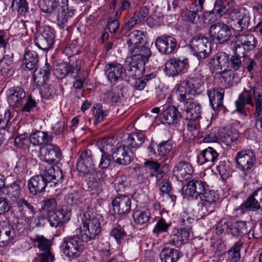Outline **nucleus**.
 <instances>
[{"mask_svg": "<svg viewBox=\"0 0 262 262\" xmlns=\"http://www.w3.org/2000/svg\"><path fill=\"white\" fill-rule=\"evenodd\" d=\"M10 8L13 12H17L18 15H24L28 11V3L26 0H13Z\"/></svg>", "mask_w": 262, "mask_h": 262, "instance_id": "de8ad7c7", "label": "nucleus"}, {"mask_svg": "<svg viewBox=\"0 0 262 262\" xmlns=\"http://www.w3.org/2000/svg\"><path fill=\"white\" fill-rule=\"evenodd\" d=\"M110 7L114 9L118 8L120 11H123L130 7V3L126 0H113L111 3Z\"/></svg>", "mask_w": 262, "mask_h": 262, "instance_id": "680f3d73", "label": "nucleus"}, {"mask_svg": "<svg viewBox=\"0 0 262 262\" xmlns=\"http://www.w3.org/2000/svg\"><path fill=\"white\" fill-rule=\"evenodd\" d=\"M241 244L236 243L228 251V259L231 262H237L241 258Z\"/></svg>", "mask_w": 262, "mask_h": 262, "instance_id": "4d7b16f0", "label": "nucleus"}, {"mask_svg": "<svg viewBox=\"0 0 262 262\" xmlns=\"http://www.w3.org/2000/svg\"><path fill=\"white\" fill-rule=\"evenodd\" d=\"M27 160L25 156H20L16 162L14 171L15 173L19 174L22 172L27 168Z\"/></svg>", "mask_w": 262, "mask_h": 262, "instance_id": "338daca9", "label": "nucleus"}, {"mask_svg": "<svg viewBox=\"0 0 262 262\" xmlns=\"http://www.w3.org/2000/svg\"><path fill=\"white\" fill-rule=\"evenodd\" d=\"M21 183L20 179H17L7 187V195L13 202L17 201L19 197Z\"/></svg>", "mask_w": 262, "mask_h": 262, "instance_id": "a19ab883", "label": "nucleus"}, {"mask_svg": "<svg viewBox=\"0 0 262 262\" xmlns=\"http://www.w3.org/2000/svg\"><path fill=\"white\" fill-rule=\"evenodd\" d=\"M186 105L187 108L183 113L185 115L186 119L198 120L201 118V105L199 103L192 100Z\"/></svg>", "mask_w": 262, "mask_h": 262, "instance_id": "473e14b6", "label": "nucleus"}, {"mask_svg": "<svg viewBox=\"0 0 262 262\" xmlns=\"http://www.w3.org/2000/svg\"><path fill=\"white\" fill-rule=\"evenodd\" d=\"M68 0H62L56 12L59 25L62 27L67 24L68 20L74 14L75 10L69 8Z\"/></svg>", "mask_w": 262, "mask_h": 262, "instance_id": "b1692460", "label": "nucleus"}, {"mask_svg": "<svg viewBox=\"0 0 262 262\" xmlns=\"http://www.w3.org/2000/svg\"><path fill=\"white\" fill-rule=\"evenodd\" d=\"M261 103L262 105V85L258 84L255 86L253 89L244 88L243 92L239 95L237 100L235 102L236 111L245 115L246 104L251 106L255 105V108H257Z\"/></svg>", "mask_w": 262, "mask_h": 262, "instance_id": "7ed1b4c3", "label": "nucleus"}, {"mask_svg": "<svg viewBox=\"0 0 262 262\" xmlns=\"http://www.w3.org/2000/svg\"><path fill=\"white\" fill-rule=\"evenodd\" d=\"M160 256L163 262H176L180 257L178 250L169 248H163L160 253Z\"/></svg>", "mask_w": 262, "mask_h": 262, "instance_id": "e433bc0d", "label": "nucleus"}, {"mask_svg": "<svg viewBox=\"0 0 262 262\" xmlns=\"http://www.w3.org/2000/svg\"><path fill=\"white\" fill-rule=\"evenodd\" d=\"M93 114L95 118L94 122L96 125L98 122L102 121L107 115V112L103 111L102 106L97 104L93 106Z\"/></svg>", "mask_w": 262, "mask_h": 262, "instance_id": "5fc2aeb1", "label": "nucleus"}, {"mask_svg": "<svg viewBox=\"0 0 262 262\" xmlns=\"http://www.w3.org/2000/svg\"><path fill=\"white\" fill-rule=\"evenodd\" d=\"M131 204V198L125 195L118 196L112 202L113 211L120 215H125L130 212Z\"/></svg>", "mask_w": 262, "mask_h": 262, "instance_id": "aec40b11", "label": "nucleus"}, {"mask_svg": "<svg viewBox=\"0 0 262 262\" xmlns=\"http://www.w3.org/2000/svg\"><path fill=\"white\" fill-rule=\"evenodd\" d=\"M51 67L48 63H46L43 68L39 70H34L33 79L37 86H40L46 83L49 79Z\"/></svg>", "mask_w": 262, "mask_h": 262, "instance_id": "7c9ffc66", "label": "nucleus"}, {"mask_svg": "<svg viewBox=\"0 0 262 262\" xmlns=\"http://www.w3.org/2000/svg\"><path fill=\"white\" fill-rule=\"evenodd\" d=\"M166 123L169 125L177 123L185 115L181 114L178 109L174 106H169L162 110L161 114Z\"/></svg>", "mask_w": 262, "mask_h": 262, "instance_id": "cd10ccee", "label": "nucleus"}, {"mask_svg": "<svg viewBox=\"0 0 262 262\" xmlns=\"http://www.w3.org/2000/svg\"><path fill=\"white\" fill-rule=\"evenodd\" d=\"M236 38L234 46V53L238 55L248 56L256 46L257 40L251 33L238 34Z\"/></svg>", "mask_w": 262, "mask_h": 262, "instance_id": "6e6552de", "label": "nucleus"}, {"mask_svg": "<svg viewBox=\"0 0 262 262\" xmlns=\"http://www.w3.org/2000/svg\"><path fill=\"white\" fill-rule=\"evenodd\" d=\"M125 143L126 149L128 151V148H137L141 146L145 142L146 137L142 132H134L131 134H127Z\"/></svg>", "mask_w": 262, "mask_h": 262, "instance_id": "c756f323", "label": "nucleus"}, {"mask_svg": "<svg viewBox=\"0 0 262 262\" xmlns=\"http://www.w3.org/2000/svg\"><path fill=\"white\" fill-rule=\"evenodd\" d=\"M68 203L73 206H77L82 202L80 194L77 192L70 194L67 199Z\"/></svg>", "mask_w": 262, "mask_h": 262, "instance_id": "774afa93", "label": "nucleus"}, {"mask_svg": "<svg viewBox=\"0 0 262 262\" xmlns=\"http://www.w3.org/2000/svg\"><path fill=\"white\" fill-rule=\"evenodd\" d=\"M99 233V230H80L79 236L81 241L88 242L94 239Z\"/></svg>", "mask_w": 262, "mask_h": 262, "instance_id": "052dcab7", "label": "nucleus"}, {"mask_svg": "<svg viewBox=\"0 0 262 262\" xmlns=\"http://www.w3.org/2000/svg\"><path fill=\"white\" fill-rule=\"evenodd\" d=\"M237 168L242 171L244 177L249 176L250 171L254 166L256 157L255 152L251 149H244L238 151L234 159Z\"/></svg>", "mask_w": 262, "mask_h": 262, "instance_id": "39448f33", "label": "nucleus"}, {"mask_svg": "<svg viewBox=\"0 0 262 262\" xmlns=\"http://www.w3.org/2000/svg\"><path fill=\"white\" fill-rule=\"evenodd\" d=\"M155 45L159 52L168 55L176 50L177 47V41L171 36L162 35L156 38Z\"/></svg>", "mask_w": 262, "mask_h": 262, "instance_id": "f3484780", "label": "nucleus"}, {"mask_svg": "<svg viewBox=\"0 0 262 262\" xmlns=\"http://www.w3.org/2000/svg\"><path fill=\"white\" fill-rule=\"evenodd\" d=\"M254 118L255 121V126L258 131H262V105L259 104L254 114Z\"/></svg>", "mask_w": 262, "mask_h": 262, "instance_id": "e2e57ef3", "label": "nucleus"}, {"mask_svg": "<svg viewBox=\"0 0 262 262\" xmlns=\"http://www.w3.org/2000/svg\"><path fill=\"white\" fill-rule=\"evenodd\" d=\"M11 118V113L9 110H0V129H7Z\"/></svg>", "mask_w": 262, "mask_h": 262, "instance_id": "6e6d98bb", "label": "nucleus"}, {"mask_svg": "<svg viewBox=\"0 0 262 262\" xmlns=\"http://www.w3.org/2000/svg\"><path fill=\"white\" fill-rule=\"evenodd\" d=\"M36 241L38 248L41 251H48L52 244L51 240L45 238L43 236H37Z\"/></svg>", "mask_w": 262, "mask_h": 262, "instance_id": "69168bd1", "label": "nucleus"}, {"mask_svg": "<svg viewBox=\"0 0 262 262\" xmlns=\"http://www.w3.org/2000/svg\"><path fill=\"white\" fill-rule=\"evenodd\" d=\"M187 66V59L181 60L180 58H173L169 59L166 62L164 71L168 76L174 77L186 69Z\"/></svg>", "mask_w": 262, "mask_h": 262, "instance_id": "a211bd4d", "label": "nucleus"}, {"mask_svg": "<svg viewBox=\"0 0 262 262\" xmlns=\"http://www.w3.org/2000/svg\"><path fill=\"white\" fill-rule=\"evenodd\" d=\"M55 32L52 28L45 26L40 27L34 37L35 45L43 51L51 49L55 42Z\"/></svg>", "mask_w": 262, "mask_h": 262, "instance_id": "423d86ee", "label": "nucleus"}, {"mask_svg": "<svg viewBox=\"0 0 262 262\" xmlns=\"http://www.w3.org/2000/svg\"><path fill=\"white\" fill-rule=\"evenodd\" d=\"M145 39V35L143 31L135 30L129 34L127 43L129 48L138 47L144 42Z\"/></svg>", "mask_w": 262, "mask_h": 262, "instance_id": "c9c22d12", "label": "nucleus"}, {"mask_svg": "<svg viewBox=\"0 0 262 262\" xmlns=\"http://www.w3.org/2000/svg\"><path fill=\"white\" fill-rule=\"evenodd\" d=\"M233 29L243 31L247 29L251 22V16L248 10L244 7L233 9L230 13Z\"/></svg>", "mask_w": 262, "mask_h": 262, "instance_id": "0eeeda50", "label": "nucleus"}, {"mask_svg": "<svg viewBox=\"0 0 262 262\" xmlns=\"http://www.w3.org/2000/svg\"><path fill=\"white\" fill-rule=\"evenodd\" d=\"M247 56L238 55L236 53L231 56L229 59V64H230V67L235 71L239 70L242 67V62L241 61V58H244Z\"/></svg>", "mask_w": 262, "mask_h": 262, "instance_id": "0e129e2a", "label": "nucleus"}, {"mask_svg": "<svg viewBox=\"0 0 262 262\" xmlns=\"http://www.w3.org/2000/svg\"><path fill=\"white\" fill-rule=\"evenodd\" d=\"M201 155L204 160L203 163H208L212 165L217 160L219 155L213 148L208 147L202 151Z\"/></svg>", "mask_w": 262, "mask_h": 262, "instance_id": "49530a36", "label": "nucleus"}, {"mask_svg": "<svg viewBox=\"0 0 262 262\" xmlns=\"http://www.w3.org/2000/svg\"><path fill=\"white\" fill-rule=\"evenodd\" d=\"M60 3L56 0H39L38 5L44 13L56 15Z\"/></svg>", "mask_w": 262, "mask_h": 262, "instance_id": "72a5a7b5", "label": "nucleus"}, {"mask_svg": "<svg viewBox=\"0 0 262 262\" xmlns=\"http://www.w3.org/2000/svg\"><path fill=\"white\" fill-rule=\"evenodd\" d=\"M13 54L10 53L5 55L0 59V72L2 74L7 73L13 68Z\"/></svg>", "mask_w": 262, "mask_h": 262, "instance_id": "a18cd8bd", "label": "nucleus"}, {"mask_svg": "<svg viewBox=\"0 0 262 262\" xmlns=\"http://www.w3.org/2000/svg\"><path fill=\"white\" fill-rule=\"evenodd\" d=\"M77 168L83 173L84 177L93 176L94 164L91 151L84 150L80 154L77 160Z\"/></svg>", "mask_w": 262, "mask_h": 262, "instance_id": "2eb2a0df", "label": "nucleus"}, {"mask_svg": "<svg viewBox=\"0 0 262 262\" xmlns=\"http://www.w3.org/2000/svg\"><path fill=\"white\" fill-rule=\"evenodd\" d=\"M113 138H104L98 141L97 144L102 153H113L116 147H114Z\"/></svg>", "mask_w": 262, "mask_h": 262, "instance_id": "79ce46f5", "label": "nucleus"}, {"mask_svg": "<svg viewBox=\"0 0 262 262\" xmlns=\"http://www.w3.org/2000/svg\"><path fill=\"white\" fill-rule=\"evenodd\" d=\"M80 70V63L79 60H76L71 64L64 63L60 65L56 69V71L60 78L66 76L77 78Z\"/></svg>", "mask_w": 262, "mask_h": 262, "instance_id": "393cba45", "label": "nucleus"}, {"mask_svg": "<svg viewBox=\"0 0 262 262\" xmlns=\"http://www.w3.org/2000/svg\"><path fill=\"white\" fill-rule=\"evenodd\" d=\"M104 75L108 82L115 85L118 82L123 79L124 68L123 66L118 62H112L107 63L104 67Z\"/></svg>", "mask_w": 262, "mask_h": 262, "instance_id": "f8f14e48", "label": "nucleus"}, {"mask_svg": "<svg viewBox=\"0 0 262 262\" xmlns=\"http://www.w3.org/2000/svg\"><path fill=\"white\" fill-rule=\"evenodd\" d=\"M53 139L52 133L37 130L32 134L30 141L34 144L44 146L50 144Z\"/></svg>", "mask_w": 262, "mask_h": 262, "instance_id": "c85d7f7f", "label": "nucleus"}, {"mask_svg": "<svg viewBox=\"0 0 262 262\" xmlns=\"http://www.w3.org/2000/svg\"><path fill=\"white\" fill-rule=\"evenodd\" d=\"M7 95L8 103L14 107L21 106L26 98L24 89L18 86L9 89L7 92Z\"/></svg>", "mask_w": 262, "mask_h": 262, "instance_id": "4be33fe9", "label": "nucleus"}, {"mask_svg": "<svg viewBox=\"0 0 262 262\" xmlns=\"http://www.w3.org/2000/svg\"><path fill=\"white\" fill-rule=\"evenodd\" d=\"M210 104L212 109L217 111L223 108V100L224 96V90L220 88H213L207 92Z\"/></svg>", "mask_w": 262, "mask_h": 262, "instance_id": "a878e982", "label": "nucleus"}, {"mask_svg": "<svg viewBox=\"0 0 262 262\" xmlns=\"http://www.w3.org/2000/svg\"><path fill=\"white\" fill-rule=\"evenodd\" d=\"M189 236L188 230H173L171 238L174 245H179L187 240Z\"/></svg>", "mask_w": 262, "mask_h": 262, "instance_id": "8fccbe9b", "label": "nucleus"}, {"mask_svg": "<svg viewBox=\"0 0 262 262\" xmlns=\"http://www.w3.org/2000/svg\"><path fill=\"white\" fill-rule=\"evenodd\" d=\"M158 152L160 156H166L171 150L172 145L170 140L162 141L158 145Z\"/></svg>", "mask_w": 262, "mask_h": 262, "instance_id": "13d9d810", "label": "nucleus"}, {"mask_svg": "<svg viewBox=\"0 0 262 262\" xmlns=\"http://www.w3.org/2000/svg\"><path fill=\"white\" fill-rule=\"evenodd\" d=\"M231 1V0H216L212 10V14L221 17L227 12L230 7Z\"/></svg>", "mask_w": 262, "mask_h": 262, "instance_id": "ea45409f", "label": "nucleus"}, {"mask_svg": "<svg viewBox=\"0 0 262 262\" xmlns=\"http://www.w3.org/2000/svg\"><path fill=\"white\" fill-rule=\"evenodd\" d=\"M212 73H221V70L226 69L229 66V56L225 52L217 53L212 58Z\"/></svg>", "mask_w": 262, "mask_h": 262, "instance_id": "bb28decb", "label": "nucleus"}, {"mask_svg": "<svg viewBox=\"0 0 262 262\" xmlns=\"http://www.w3.org/2000/svg\"><path fill=\"white\" fill-rule=\"evenodd\" d=\"M125 145H117L113 153H102L98 164L100 169H106L115 162L119 165L125 166L133 160V152L127 151Z\"/></svg>", "mask_w": 262, "mask_h": 262, "instance_id": "f03ea898", "label": "nucleus"}, {"mask_svg": "<svg viewBox=\"0 0 262 262\" xmlns=\"http://www.w3.org/2000/svg\"><path fill=\"white\" fill-rule=\"evenodd\" d=\"M208 187L205 181L194 178L189 181L187 185L183 186L181 194L184 199L197 200L202 212H211L213 211L216 198L215 192L208 189Z\"/></svg>", "mask_w": 262, "mask_h": 262, "instance_id": "f257e3e1", "label": "nucleus"}, {"mask_svg": "<svg viewBox=\"0 0 262 262\" xmlns=\"http://www.w3.org/2000/svg\"><path fill=\"white\" fill-rule=\"evenodd\" d=\"M17 207L24 211L23 215L29 217L33 216L35 213L34 207L24 199H20L16 201Z\"/></svg>", "mask_w": 262, "mask_h": 262, "instance_id": "c03bdc74", "label": "nucleus"}, {"mask_svg": "<svg viewBox=\"0 0 262 262\" xmlns=\"http://www.w3.org/2000/svg\"><path fill=\"white\" fill-rule=\"evenodd\" d=\"M131 55L145 57L149 59L151 55V51L149 48L142 45L141 47H134L129 48Z\"/></svg>", "mask_w": 262, "mask_h": 262, "instance_id": "3c124183", "label": "nucleus"}, {"mask_svg": "<svg viewBox=\"0 0 262 262\" xmlns=\"http://www.w3.org/2000/svg\"><path fill=\"white\" fill-rule=\"evenodd\" d=\"M190 52L199 59L208 57L211 51L208 39L200 34L193 37L189 43Z\"/></svg>", "mask_w": 262, "mask_h": 262, "instance_id": "1a4fd4ad", "label": "nucleus"}, {"mask_svg": "<svg viewBox=\"0 0 262 262\" xmlns=\"http://www.w3.org/2000/svg\"><path fill=\"white\" fill-rule=\"evenodd\" d=\"M124 74L126 77L132 78L133 79H137L139 78L142 74L143 69L139 67L136 63H131L126 66L124 68Z\"/></svg>", "mask_w": 262, "mask_h": 262, "instance_id": "37998d69", "label": "nucleus"}, {"mask_svg": "<svg viewBox=\"0 0 262 262\" xmlns=\"http://www.w3.org/2000/svg\"><path fill=\"white\" fill-rule=\"evenodd\" d=\"M209 35L212 41L221 43L228 40L231 35V31L226 24L216 23L210 26Z\"/></svg>", "mask_w": 262, "mask_h": 262, "instance_id": "9b49d317", "label": "nucleus"}, {"mask_svg": "<svg viewBox=\"0 0 262 262\" xmlns=\"http://www.w3.org/2000/svg\"><path fill=\"white\" fill-rule=\"evenodd\" d=\"M41 209L47 216L53 213L57 209L56 200L55 198H50L43 200Z\"/></svg>", "mask_w": 262, "mask_h": 262, "instance_id": "09e8293b", "label": "nucleus"}, {"mask_svg": "<svg viewBox=\"0 0 262 262\" xmlns=\"http://www.w3.org/2000/svg\"><path fill=\"white\" fill-rule=\"evenodd\" d=\"M40 151L41 160L51 165L58 163L61 159V150L55 144L41 146Z\"/></svg>", "mask_w": 262, "mask_h": 262, "instance_id": "4468645a", "label": "nucleus"}, {"mask_svg": "<svg viewBox=\"0 0 262 262\" xmlns=\"http://www.w3.org/2000/svg\"><path fill=\"white\" fill-rule=\"evenodd\" d=\"M104 169H101L98 171H96L94 169L93 176H88L85 177V181L87 182L89 187L92 190L95 188L98 185V182L103 181L106 180L107 175L105 173Z\"/></svg>", "mask_w": 262, "mask_h": 262, "instance_id": "f704fd0d", "label": "nucleus"}, {"mask_svg": "<svg viewBox=\"0 0 262 262\" xmlns=\"http://www.w3.org/2000/svg\"><path fill=\"white\" fill-rule=\"evenodd\" d=\"M133 216L135 222L139 225L147 223L150 218V214L148 210L136 211L133 213Z\"/></svg>", "mask_w": 262, "mask_h": 262, "instance_id": "603ef678", "label": "nucleus"}, {"mask_svg": "<svg viewBox=\"0 0 262 262\" xmlns=\"http://www.w3.org/2000/svg\"><path fill=\"white\" fill-rule=\"evenodd\" d=\"M145 170L148 171L151 177H155L157 181L161 180L169 170L167 163H160L153 160H147L143 165Z\"/></svg>", "mask_w": 262, "mask_h": 262, "instance_id": "ddd939ff", "label": "nucleus"}, {"mask_svg": "<svg viewBox=\"0 0 262 262\" xmlns=\"http://www.w3.org/2000/svg\"><path fill=\"white\" fill-rule=\"evenodd\" d=\"M48 183L42 174L35 175L28 181L29 192L33 195L40 194L45 191Z\"/></svg>", "mask_w": 262, "mask_h": 262, "instance_id": "5701e85b", "label": "nucleus"}, {"mask_svg": "<svg viewBox=\"0 0 262 262\" xmlns=\"http://www.w3.org/2000/svg\"><path fill=\"white\" fill-rule=\"evenodd\" d=\"M15 235L14 230H0V247L9 244Z\"/></svg>", "mask_w": 262, "mask_h": 262, "instance_id": "864d4df0", "label": "nucleus"}, {"mask_svg": "<svg viewBox=\"0 0 262 262\" xmlns=\"http://www.w3.org/2000/svg\"><path fill=\"white\" fill-rule=\"evenodd\" d=\"M83 228L86 229H100L101 228L100 221L97 218L91 217L90 214L85 212L81 217Z\"/></svg>", "mask_w": 262, "mask_h": 262, "instance_id": "58836bf2", "label": "nucleus"}, {"mask_svg": "<svg viewBox=\"0 0 262 262\" xmlns=\"http://www.w3.org/2000/svg\"><path fill=\"white\" fill-rule=\"evenodd\" d=\"M47 216L48 218L47 220L43 219L38 220V222L36 223L37 227L45 228V224H48V223H50L52 227H61L63 224L70 220V213L64 211L63 208L55 210Z\"/></svg>", "mask_w": 262, "mask_h": 262, "instance_id": "9d476101", "label": "nucleus"}, {"mask_svg": "<svg viewBox=\"0 0 262 262\" xmlns=\"http://www.w3.org/2000/svg\"><path fill=\"white\" fill-rule=\"evenodd\" d=\"M39 57L38 53L32 50L27 51L24 57V63L25 68L29 70H37L38 66Z\"/></svg>", "mask_w": 262, "mask_h": 262, "instance_id": "2f4dec72", "label": "nucleus"}, {"mask_svg": "<svg viewBox=\"0 0 262 262\" xmlns=\"http://www.w3.org/2000/svg\"><path fill=\"white\" fill-rule=\"evenodd\" d=\"M238 137L236 131L230 129H224L219 134V140L227 146L235 142Z\"/></svg>", "mask_w": 262, "mask_h": 262, "instance_id": "4c0bfd02", "label": "nucleus"}, {"mask_svg": "<svg viewBox=\"0 0 262 262\" xmlns=\"http://www.w3.org/2000/svg\"><path fill=\"white\" fill-rule=\"evenodd\" d=\"M250 211L262 214V191L257 189L250 194L238 208L234 209L236 216H241Z\"/></svg>", "mask_w": 262, "mask_h": 262, "instance_id": "20e7f679", "label": "nucleus"}, {"mask_svg": "<svg viewBox=\"0 0 262 262\" xmlns=\"http://www.w3.org/2000/svg\"><path fill=\"white\" fill-rule=\"evenodd\" d=\"M193 88V84L187 80L182 81L178 86L176 94L178 100L184 105L193 100L191 95L195 92Z\"/></svg>", "mask_w": 262, "mask_h": 262, "instance_id": "412c9836", "label": "nucleus"}, {"mask_svg": "<svg viewBox=\"0 0 262 262\" xmlns=\"http://www.w3.org/2000/svg\"><path fill=\"white\" fill-rule=\"evenodd\" d=\"M172 172L178 181L182 182L191 178L193 168L190 163L186 161H181L176 164Z\"/></svg>", "mask_w": 262, "mask_h": 262, "instance_id": "6ab92c4d", "label": "nucleus"}, {"mask_svg": "<svg viewBox=\"0 0 262 262\" xmlns=\"http://www.w3.org/2000/svg\"><path fill=\"white\" fill-rule=\"evenodd\" d=\"M216 75H220L222 78L224 80L225 83L230 85L233 84V81L234 79V74L233 72L230 70L224 69L221 70V73H215Z\"/></svg>", "mask_w": 262, "mask_h": 262, "instance_id": "bf43d9fd", "label": "nucleus"}, {"mask_svg": "<svg viewBox=\"0 0 262 262\" xmlns=\"http://www.w3.org/2000/svg\"><path fill=\"white\" fill-rule=\"evenodd\" d=\"M63 247V253L69 258L79 256L84 250L82 242L77 237L64 240Z\"/></svg>", "mask_w": 262, "mask_h": 262, "instance_id": "dca6fc26", "label": "nucleus"}]
</instances>
